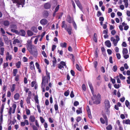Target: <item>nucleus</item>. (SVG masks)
Wrapping results in <instances>:
<instances>
[{
    "label": "nucleus",
    "mask_w": 130,
    "mask_h": 130,
    "mask_svg": "<svg viewBox=\"0 0 130 130\" xmlns=\"http://www.w3.org/2000/svg\"><path fill=\"white\" fill-rule=\"evenodd\" d=\"M46 76H45L44 77L42 78V79H44L45 81L46 82L47 84H48V80L50 79V73L47 70L46 71Z\"/></svg>",
    "instance_id": "nucleus-4"
},
{
    "label": "nucleus",
    "mask_w": 130,
    "mask_h": 130,
    "mask_svg": "<svg viewBox=\"0 0 130 130\" xmlns=\"http://www.w3.org/2000/svg\"><path fill=\"white\" fill-rule=\"evenodd\" d=\"M3 121V115H1V116H0V125L1 124V123H2Z\"/></svg>",
    "instance_id": "nucleus-53"
},
{
    "label": "nucleus",
    "mask_w": 130,
    "mask_h": 130,
    "mask_svg": "<svg viewBox=\"0 0 130 130\" xmlns=\"http://www.w3.org/2000/svg\"><path fill=\"white\" fill-rule=\"evenodd\" d=\"M27 49L30 54L35 57H36L38 55V52L36 46L32 44L31 42L28 43L26 45Z\"/></svg>",
    "instance_id": "nucleus-2"
},
{
    "label": "nucleus",
    "mask_w": 130,
    "mask_h": 130,
    "mask_svg": "<svg viewBox=\"0 0 130 130\" xmlns=\"http://www.w3.org/2000/svg\"><path fill=\"white\" fill-rule=\"evenodd\" d=\"M40 23L42 25H45L47 23V21L46 19H43L40 21Z\"/></svg>",
    "instance_id": "nucleus-8"
},
{
    "label": "nucleus",
    "mask_w": 130,
    "mask_h": 130,
    "mask_svg": "<svg viewBox=\"0 0 130 130\" xmlns=\"http://www.w3.org/2000/svg\"><path fill=\"white\" fill-rule=\"evenodd\" d=\"M31 30L35 32L36 33L37 32L38 30L37 28L33 26L31 28Z\"/></svg>",
    "instance_id": "nucleus-20"
},
{
    "label": "nucleus",
    "mask_w": 130,
    "mask_h": 130,
    "mask_svg": "<svg viewBox=\"0 0 130 130\" xmlns=\"http://www.w3.org/2000/svg\"><path fill=\"white\" fill-rule=\"evenodd\" d=\"M122 53L123 55L127 54L128 53V50L127 49L124 48L123 49Z\"/></svg>",
    "instance_id": "nucleus-21"
},
{
    "label": "nucleus",
    "mask_w": 130,
    "mask_h": 130,
    "mask_svg": "<svg viewBox=\"0 0 130 130\" xmlns=\"http://www.w3.org/2000/svg\"><path fill=\"white\" fill-rule=\"evenodd\" d=\"M119 77L121 79L124 80L125 78V77L124 76H123L121 74H120L119 75Z\"/></svg>",
    "instance_id": "nucleus-39"
},
{
    "label": "nucleus",
    "mask_w": 130,
    "mask_h": 130,
    "mask_svg": "<svg viewBox=\"0 0 130 130\" xmlns=\"http://www.w3.org/2000/svg\"><path fill=\"white\" fill-rule=\"evenodd\" d=\"M13 76H16V74L18 72V69H14L13 70Z\"/></svg>",
    "instance_id": "nucleus-25"
},
{
    "label": "nucleus",
    "mask_w": 130,
    "mask_h": 130,
    "mask_svg": "<svg viewBox=\"0 0 130 130\" xmlns=\"http://www.w3.org/2000/svg\"><path fill=\"white\" fill-rule=\"evenodd\" d=\"M101 123L103 124H104L105 123V121L104 119L102 118H101L100 119Z\"/></svg>",
    "instance_id": "nucleus-42"
},
{
    "label": "nucleus",
    "mask_w": 130,
    "mask_h": 130,
    "mask_svg": "<svg viewBox=\"0 0 130 130\" xmlns=\"http://www.w3.org/2000/svg\"><path fill=\"white\" fill-rule=\"evenodd\" d=\"M59 8V5H58L55 8L54 11L56 12L58 10Z\"/></svg>",
    "instance_id": "nucleus-61"
},
{
    "label": "nucleus",
    "mask_w": 130,
    "mask_h": 130,
    "mask_svg": "<svg viewBox=\"0 0 130 130\" xmlns=\"http://www.w3.org/2000/svg\"><path fill=\"white\" fill-rule=\"evenodd\" d=\"M6 60L7 61L8 60H11L12 59V56L11 55H10L8 52H7L6 54Z\"/></svg>",
    "instance_id": "nucleus-7"
},
{
    "label": "nucleus",
    "mask_w": 130,
    "mask_h": 130,
    "mask_svg": "<svg viewBox=\"0 0 130 130\" xmlns=\"http://www.w3.org/2000/svg\"><path fill=\"white\" fill-rule=\"evenodd\" d=\"M4 46V43L3 42L2 40L1 39H0V47H2Z\"/></svg>",
    "instance_id": "nucleus-41"
},
{
    "label": "nucleus",
    "mask_w": 130,
    "mask_h": 130,
    "mask_svg": "<svg viewBox=\"0 0 130 130\" xmlns=\"http://www.w3.org/2000/svg\"><path fill=\"white\" fill-rule=\"evenodd\" d=\"M3 24L5 26H8L9 24V22L8 21H4Z\"/></svg>",
    "instance_id": "nucleus-31"
},
{
    "label": "nucleus",
    "mask_w": 130,
    "mask_h": 130,
    "mask_svg": "<svg viewBox=\"0 0 130 130\" xmlns=\"http://www.w3.org/2000/svg\"><path fill=\"white\" fill-rule=\"evenodd\" d=\"M46 84V82L45 81V80L44 79H42V82L41 84V87L42 88H45V84Z\"/></svg>",
    "instance_id": "nucleus-18"
},
{
    "label": "nucleus",
    "mask_w": 130,
    "mask_h": 130,
    "mask_svg": "<svg viewBox=\"0 0 130 130\" xmlns=\"http://www.w3.org/2000/svg\"><path fill=\"white\" fill-rule=\"evenodd\" d=\"M117 66L116 65H115L113 66L112 70L114 72H116L117 71Z\"/></svg>",
    "instance_id": "nucleus-36"
},
{
    "label": "nucleus",
    "mask_w": 130,
    "mask_h": 130,
    "mask_svg": "<svg viewBox=\"0 0 130 130\" xmlns=\"http://www.w3.org/2000/svg\"><path fill=\"white\" fill-rule=\"evenodd\" d=\"M71 2L72 4V5L74 8L75 9V6L73 0H71Z\"/></svg>",
    "instance_id": "nucleus-55"
},
{
    "label": "nucleus",
    "mask_w": 130,
    "mask_h": 130,
    "mask_svg": "<svg viewBox=\"0 0 130 130\" xmlns=\"http://www.w3.org/2000/svg\"><path fill=\"white\" fill-rule=\"evenodd\" d=\"M36 107L37 108L38 112L39 113H40L41 112V110L40 105H37L36 106Z\"/></svg>",
    "instance_id": "nucleus-40"
},
{
    "label": "nucleus",
    "mask_w": 130,
    "mask_h": 130,
    "mask_svg": "<svg viewBox=\"0 0 130 130\" xmlns=\"http://www.w3.org/2000/svg\"><path fill=\"white\" fill-rule=\"evenodd\" d=\"M19 35L23 36H25L26 34L25 31L23 29L20 30L18 33Z\"/></svg>",
    "instance_id": "nucleus-9"
},
{
    "label": "nucleus",
    "mask_w": 130,
    "mask_h": 130,
    "mask_svg": "<svg viewBox=\"0 0 130 130\" xmlns=\"http://www.w3.org/2000/svg\"><path fill=\"white\" fill-rule=\"evenodd\" d=\"M15 85L13 84L12 85L11 88V91L12 92H13L15 88Z\"/></svg>",
    "instance_id": "nucleus-29"
},
{
    "label": "nucleus",
    "mask_w": 130,
    "mask_h": 130,
    "mask_svg": "<svg viewBox=\"0 0 130 130\" xmlns=\"http://www.w3.org/2000/svg\"><path fill=\"white\" fill-rule=\"evenodd\" d=\"M60 64H61L63 66H65L66 68L67 67L65 62L64 61H61L60 62Z\"/></svg>",
    "instance_id": "nucleus-50"
},
{
    "label": "nucleus",
    "mask_w": 130,
    "mask_h": 130,
    "mask_svg": "<svg viewBox=\"0 0 130 130\" xmlns=\"http://www.w3.org/2000/svg\"><path fill=\"white\" fill-rule=\"evenodd\" d=\"M20 42L17 39H15L13 42V44H16L17 43H19Z\"/></svg>",
    "instance_id": "nucleus-35"
},
{
    "label": "nucleus",
    "mask_w": 130,
    "mask_h": 130,
    "mask_svg": "<svg viewBox=\"0 0 130 130\" xmlns=\"http://www.w3.org/2000/svg\"><path fill=\"white\" fill-rule=\"evenodd\" d=\"M112 127L111 125L109 124L106 127V129L107 130H111L112 129Z\"/></svg>",
    "instance_id": "nucleus-38"
},
{
    "label": "nucleus",
    "mask_w": 130,
    "mask_h": 130,
    "mask_svg": "<svg viewBox=\"0 0 130 130\" xmlns=\"http://www.w3.org/2000/svg\"><path fill=\"white\" fill-rule=\"evenodd\" d=\"M109 108H105V113L108 116L109 115L110 112L109 110Z\"/></svg>",
    "instance_id": "nucleus-26"
},
{
    "label": "nucleus",
    "mask_w": 130,
    "mask_h": 130,
    "mask_svg": "<svg viewBox=\"0 0 130 130\" xmlns=\"http://www.w3.org/2000/svg\"><path fill=\"white\" fill-rule=\"evenodd\" d=\"M76 69L79 71L81 70L80 68L78 65V64H76Z\"/></svg>",
    "instance_id": "nucleus-54"
},
{
    "label": "nucleus",
    "mask_w": 130,
    "mask_h": 130,
    "mask_svg": "<svg viewBox=\"0 0 130 130\" xmlns=\"http://www.w3.org/2000/svg\"><path fill=\"white\" fill-rule=\"evenodd\" d=\"M70 56L72 58L71 59L72 60L73 62H74L75 59H74V57L73 54H70Z\"/></svg>",
    "instance_id": "nucleus-34"
},
{
    "label": "nucleus",
    "mask_w": 130,
    "mask_h": 130,
    "mask_svg": "<svg viewBox=\"0 0 130 130\" xmlns=\"http://www.w3.org/2000/svg\"><path fill=\"white\" fill-rule=\"evenodd\" d=\"M79 104V103L78 101H75L74 103V105L75 106H77Z\"/></svg>",
    "instance_id": "nucleus-60"
},
{
    "label": "nucleus",
    "mask_w": 130,
    "mask_h": 130,
    "mask_svg": "<svg viewBox=\"0 0 130 130\" xmlns=\"http://www.w3.org/2000/svg\"><path fill=\"white\" fill-rule=\"evenodd\" d=\"M65 30H66L68 32V34L69 35H71L72 33V29L71 27H69L67 28Z\"/></svg>",
    "instance_id": "nucleus-13"
},
{
    "label": "nucleus",
    "mask_w": 130,
    "mask_h": 130,
    "mask_svg": "<svg viewBox=\"0 0 130 130\" xmlns=\"http://www.w3.org/2000/svg\"><path fill=\"white\" fill-rule=\"evenodd\" d=\"M102 14L101 13L100 11H98L97 12V16L99 17L100 16L102 15Z\"/></svg>",
    "instance_id": "nucleus-48"
},
{
    "label": "nucleus",
    "mask_w": 130,
    "mask_h": 130,
    "mask_svg": "<svg viewBox=\"0 0 130 130\" xmlns=\"http://www.w3.org/2000/svg\"><path fill=\"white\" fill-rule=\"evenodd\" d=\"M70 72L71 74L73 76H75V73L73 70H71L70 71Z\"/></svg>",
    "instance_id": "nucleus-64"
},
{
    "label": "nucleus",
    "mask_w": 130,
    "mask_h": 130,
    "mask_svg": "<svg viewBox=\"0 0 130 130\" xmlns=\"http://www.w3.org/2000/svg\"><path fill=\"white\" fill-rule=\"evenodd\" d=\"M105 108H110V105L109 101L107 99H105L104 101Z\"/></svg>",
    "instance_id": "nucleus-6"
},
{
    "label": "nucleus",
    "mask_w": 130,
    "mask_h": 130,
    "mask_svg": "<svg viewBox=\"0 0 130 130\" xmlns=\"http://www.w3.org/2000/svg\"><path fill=\"white\" fill-rule=\"evenodd\" d=\"M125 104L126 107L130 109V106L129 105V103L127 100H126L125 102Z\"/></svg>",
    "instance_id": "nucleus-28"
},
{
    "label": "nucleus",
    "mask_w": 130,
    "mask_h": 130,
    "mask_svg": "<svg viewBox=\"0 0 130 130\" xmlns=\"http://www.w3.org/2000/svg\"><path fill=\"white\" fill-rule=\"evenodd\" d=\"M116 56L117 58L118 59H120L121 56L119 53H117Z\"/></svg>",
    "instance_id": "nucleus-62"
},
{
    "label": "nucleus",
    "mask_w": 130,
    "mask_h": 130,
    "mask_svg": "<svg viewBox=\"0 0 130 130\" xmlns=\"http://www.w3.org/2000/svg\"><path fill=\"white\" fill-rule=\"evenodd\" d=\"M27 34L28 36H31L33 35V33L31 31L29 30H27Z\"/></svg>",
    "instance_id": "nucleus-27"
},
{
    "label": "nucleus",
    "mask_w": 130,
    "mask_h": 130,
    "mask_svg": "<svg viewBox=\"0 0 130 130\" xmlns=\"http://www.w3.org/2000/svg\"><path fill=\"white\" fill-rule=\"evenodd\" d=\"M15 76V80L17 82H18L19 80V75L18 74H17Z\"/></svg>",
    "instance_id": "nucleus-37"
},
{
    "label": "nucleus",
    "mask_w": 130,
    "mask_h": 130,
    "mask_svg": "<svg viewBox=\"0 0 130 130\" xmlns=\"http://www.w3.org/2000/svg\"><path fill=\"white\" fill-rule=\"evenodd\" d=\"M25 0H13V3H16V6L18 7H23L24 5Z\"/></svg>",
    "instance_id": "nucleus-3"
},
{
    "label": "nucleus",
    "mask_w": 130,
    "mask_h": 130,
    "mask_svg": "<svg viewBox=\"0 0 130 130\" xmlns=\"http://www.w3.org/2000/svg\"><path fill=\"white\" fill-rule=\"evenodd\" d=\"M58 67L60 69H62V68H64L63 66L60 64L58 65Z\"/></svg>",
    "instance_id": "nucleus-43"
},
{
    "label": "nucleus",
    "mask_w": 130,
    "mask_h": 130,
    "mask_svg": "<svg viewBox=\"0 0 130 130\" xmlns=\"http://www.w3.org/2000/svg\"><path fill=\"white\" fill-rule=\"evenodd\" d=\"M125 123L126 124L130 125V120L129 119L126 120Z\"/></svg>",
    "instance_id": "nucleus-45"
},
{
    "label": "nucleus",
    "mask_w": 130,
    "mask_h": 130,
    "mask_svg": "<svg viewBox=\"0 0 130 130\" xmlns=\"http://www.w3.org/2000/svg\"><path fill=\"white\" fill-rule=\"evenodd\" d=\"M62 25L61 27L62 28H64L65 30L67 28V26L66 24H65V21H63L62 22Z\"/></svg>",
    "instance_id": "nucleus-16"
},
{
    "label": "nucleus",
    "mask_w": 130,
    "mask_h": 130,
    "mask_svg": "<svg viewBox=\"0 0 130 130\" xmlns=\"http://www.w3.org/2000/svg\"><path fill=\"white\" fill-rule=\"evenodd\" d=\"M118 41L117 40L115 39V41L113 42V43L114 44V45L115 46H116L117 45V44L118 43Z\"/></svg>",
    "instance_id": "nucleus-59"
},
{
    "label": "nucleus",
    "mask_w": 130,
    "mask_h": 130,
    "mask_svg": "<svg viewBox=\"0 0 130 130\" xmlns=\"http://www.w3.org/2000/svg\"><path fill=\"white\" fill-rule=\"evenodd\" d=\"M31 98L30 97H27L26 99V101L27 104H29L30 105V99Z\"/></svg>",
    "instance_id": "nucleus-30"
},
{
    "label": "nucleus",
    "mask_w": 130,
    "mask_h": 130,
    "mask_svg": "<svg viewBox=\"0 0 130 130\" xmlns=\"http://www.w3.org/2000/svg\"><path fill=\"white\" fill-rule=\"evenodd\" d=\"M73 24L75 29L76 30L77 28V25L75 22H73Z\"/></svg>",
    "instance_id": "nucleus-58"
},
{
    "label": "nucleus",
    "mask_w": 130,
    "mask_h": 130,
    "mask_svg": "<svg viewBox=\"0 0 130 130\" xmlns=\"http://www.w3.org/2000/svg\"><path fill=\"white\" fill-rule=\"evenodd\" d=\"M20 97V95L19 93H17L14 96V98L15 100H18Z\"/></svg>",
    "instance_id": "nucleus-19"
},
{
    "label": "nucleus",
    "mask_w": 130,
    "mask_h": 130,
    "mask_svg": "<svg viewBox=\"0 0 130 130\" xmlns=\"http://www.w3.org/2000/svg\"><path fill=\"white\" fill-rule=\"evenodd\" d=\"M40 119L41 122L42 123H43L45 121V120L42 117H40Z\"/></svg>",
    "instance_id": "nucleus-44"
},
{
    "label": "nucleus",
    "mask_w": 130,
    "mask_h": 130,
    "mask_svg": "<svg viewBox=\"0 0 130 130\" xmlns=\"http://www.w3.org/2000/svg\"><path fill=\"white\" fill-rule=\"evenodd\" d=\"M67 44L66 42H64V43H61L60 44V46L62 48L66 47L67 46Z\"/></svg>",
    "instance_id": "nucleus-23"
},
{
    "label": "nucleus",
    "mask_w": 130,
    "mask_h": 130,
    "mask_svg": "<svg viewBox=\"0 0 130 130\" xmlns=\"http://www.w3.org/2000/svg\"><path fill=\"white\" fill-rule=\"evenodd\" d=\"M34 99H35V101L36 103L38 104L39 105V100H38V97L37 95L35 96L34 97Z\"/></svg>",
    "instance_id": "nucleus-32"
},
{
    "label": "nucleus",
    "mask_w": 130,
    "mask_h": 130,
    "mask_svg": "<svg viewBox=\"0 0 130 130\" xmlns=\"http://www.w3.org/2000/svg\"><path fill=\"white\" fill-rule=\"evenodd\" d=\"M88 83L93 95V96L91 97V99L92 101L95 100V101H93V103L96 104H100L101 103V95L99 93H98L97 95L95 94L91 83L89 81L88 82Z\"/></svg>",
    "instance_id": "nucleus-1"
},
{
    "label": "nucleus",
    "mask_w": 130,
    "mask_h": 130,
    "mask_svg": "<svg viewBox=\"0 0 130 130\" xmlns=\"http://www.w3.org/2000/svg\"><path fill=\"white\" fill-rule=\"evenodd\" d=\"M51 7V4L49 3H47L44 4V7L46 9H48L50 8Z\"/></svg>",
    "instance_id": "nucleus-10"
},
{
    "label": "nucleus",
    "mask_w": 130,
    "mask_h": 130,
    "mask_svg": "<svg viewBox=\"0 0 130 130\" xmlns=\"http://www.w3.org/2000/svg\"><path fill=\"white\" fill-rule=\"evenodd\" d=\"M32 128L34 130H38V128L35 125H33L32 126Z\"/></svg>",
    "instance_id": "nucleus-63"
},
{
    "label": "nucleus",
    "mask_w": 130,
    "mask_h": 130,
    "mask_svg": "<svg viewBox=\"0 0 130 130\" xmlns=\"http://www.w3.org/2000/svg\"><path fill=\"white\" fill-rule=\"evenodd\" d=\"M4 51L5 48L4 47H0V54L1 55H4Z\"/></svg>",
    "instance_id": "nucleus-14"
},
{
    "label": "nucleus",
    "mask_w": 130,
    "mask_h": 130,
    "mask_svg": "<svg viewBox=\"0 0 130 130\" xmlns=\"http://www.w3.org/2000/svg\"><path fill=\"white\" fill-rule=\"evenodd\" d=\"M79 110H76V112L77 114L78 115L80 113H82V108L80 107L78 108Z\"/></svg>",
    "instance_id": "nucleus-24"
},
{
    "label": "nucleus",
    "mask_w": 130,
    "mask_h": 130,
    "mask_svg": "<svg viewBox=\"0 0 130 130\" xmlns=\"http://www.w3.org/2000/svg\"><path fill=\"white\" fill-rule=\"evenodd\" d=\"M21 62L20 61H18L16 63H15V65L17 68H20L21 66Z\"/></svg>",
    "instance_id": "nucleus-22"
},
{
    "label": "nucleus",
    "mask_w": 130,
    "mask_h": 130,
    "mask_svg": "<svg viewBox=\"0 0 130 130\" xmlns=\"http://www.w3.org/2000/svg\"><path fill=\"white\" fill-rule=\"evenodd\" d=\"M26 113L27 115H28L30 114V111L29 109H26Z\"/></svg>",
    "instance_id": "nucleus-49"
},
{
    "label": "nucleus",
    "mask_w": 130,
    "mask_h": 130,
    "mask_svg": "<svg viewBox=\"0 0 130 130\" xmlns=\"http://www.w3.org/2000/svg\"><path fill=\"white\" fill-rule=\"evenodd\" d=\"M55 110L56 111H57L58 109V106L57 104H55L54 106Z\"/></svg>",
    "instance_id": "nucleus-57"
},
{
    "label": "nucleus",
    "mask_w": 130,
    "mask_h": 130,
    "mask_svg": "<svg viewBox=\"0 0 130 130\" xmlns=\"http://www.w3.org/2000/svg\"><path fill=\"white\" fill-rule=\"evenodd\" d=\"M69 90H67L64 92V95L66 96H68L69 95Z\"/></svg>",
    "instance_id": "nucleus-33"
},
{
    "label": "nucleus",
    "mask_w": 130,
    "mask_h": 130,
    "mask_svg": "<svg viewBox=\"0 0 130 130\" xmlns=\"http://www.w3.org/2000/svg\"><path fill=\"white\" fill-rule=\"evenodd\" d=\"M77 6L81 10V11L83 12V7L81 4L80 3L79 1H78V0H74Z\"/></svg>",
    "instance_id": "nucleus-5"
},
{
    "label": "nucleus",
    "mask_w": 130,
    "mask_h": 130,
    "mask_svg": "<svg viewBox=\"0 0 130 130\" xmlns=\"http://www.w3.org/2000/svg\"><path fill=\"white\" fill-rule=\"evenodd\" d=\"M48 12L47 10H44L43 12V15L45 18H47L48 16Z\"/></svg>",
    "instance_id": "nucleus-11"
},
{
    "label": "nucleus",
    "mask_w": 130,
    "mask_h": 130,
    "mask_svg": "<svg viewBox=\"0 0 130 130\" xmlns=\"http://www.w3.org/2000/svg\"><path fill=\"white\" fill-rule=\"evenodd\" d=\"M42 54L46 58L47 57L46 54L45 52L44 51H42Z\"/></svg>",
    "instance_id": "nucleus-51"
},
{
    "label": "nucleus",
    "mask_w": 130,
    "mask_h": 130,
    "mask_svg": "<svg viewBox=\"0 0 130 130\" xmlns=\"http://www.w3.org/2000/svg\"><path fill=\"white\" fill-rule=\"evenodd\" d=\"M8 66V62L5 63L3 64V68L4 69L5 68L7 67Z\"/></svg>",
    "instance_id": "nucleus-46"
},
{
    "label": "nucleus",
    "mask_w": 130,
    "mask_h": 130,
    "mask_svg": "<svg viewBox=\"0 0 130 130\" xmlns=\"http://www.w3.org/2000/svg\"><path fill=\"white\" fill-rule=\"evenodd\" d=\"M105 44L106 46L108 47H110L111 46V43L109 40L106 41L105 42Z\"/></svg>",
    "instance_id": "nucleus-12"
},
{
    "label": "nucleus",
    "mask_w": 130,
    "mask_h": 130,
    "mask_svg": "<svg viewBox=\"0 0 130 130\" xmlns=\"http://www.w3.org/2000/svg\"><path fill=\"white\" fill-rule=\"evenodd\" d=\"M11 31L15 33L16 34H18V31L13 29H11Z\"/></svg>",
    "instance_id": "nucleus-52"
},
{
    "label": "nucleus",
    "mask_w": 130,
    "mask_h": 130,
    "mask_svg": "<svg viewBox=\"0 0 130 130\" xmlns=\"http://www.w3.org/2000/svg\"><path fill=\"white\" fill-rule=\"evenodd\" d=\"M87 111L88 112V117L90 119H92V117L91 115L90 111L89 108L88 109H87Z\"/></svg>",
    "instance_id": "nucleus-15"
},
{
    "label": "nucleus",
    "mask_w": 130,
    "mask_h": 130,
    "mask_svg": "<svg viewBox=\"0 0 130 130\" xmlns=\"http://www.w3.org/2000/svg\"><path fill=\"white\" fill-rule=\"evenodd\" d=\"M35 117L33 116H30L29 118V120H30L31 122H33L35 121Z\"/></svg>",
    "instance_id": "nucleus-17"
},
{
    "label": "nucleus",
    "mask_w": 130,
    "mask_h": 130,
    "mask_svg": "<svg viewBox=\"0 0 130 130\" xmlns=\"http://www.w3.org/2000/svg\"><path fill=\"white\" fill-rule=\"evenodd\" d=\"M122 46L126 47L127 46V44L125 42H123L122 44Z\"/></svg>",
    "instance_id": "nucleus-56"
},
{
    "label": "nucleus",
    "mask_w": 130,
    "mask_h": 130,
    "mask_svg": "<svg viewBox=\"0 0 130 130\" xmlns=\"http://www.w3.org/2000/svg\"><path fill=\"white\" fill-rule=\"evenodd\" d=\"M101 71L103 73L105 72V70L103 67H102L101 68Z\"/></svg>",
    "instance_id": "nucleus-47"
}]
</instances>
